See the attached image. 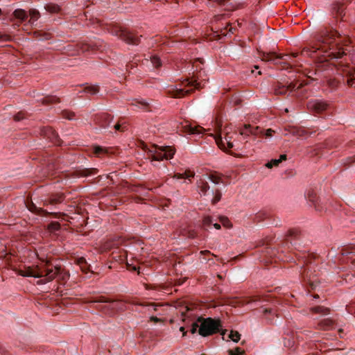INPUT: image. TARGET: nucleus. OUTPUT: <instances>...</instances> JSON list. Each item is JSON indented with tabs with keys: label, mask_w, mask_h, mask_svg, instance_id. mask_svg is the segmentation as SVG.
Masks as SVG:
<instances>
[{
	"label": "nucleus",
	"mask_w": 355,
	"mask_h": 355,
	"mask_svg": "<svg viewBox=\"0 0 355 355\" xmlns=\"http://www.w3.org/2000/svg\"><path fill=\"white\" fill-rule=\"evenodd\" d=\"M345 3L336 1L331 4L332 19L324 25L313 37V44L304 47L302 55H310L315 58V74L332 69L333 60L341 58L350 52L351 40L349 30L344 23Z\"/></svg>",
	"instance_id": "1"
},
{
	"label": "nucleus",
	"mask_w": 355,
	"mask_h": 355,
	"mask_svg": "<svg viewBox=\"0 0 355 355\" xmlns=\"http://www.w3.org/2000/svg\"><path fill=\"white\" fill-rule=\"evenodd\" d=\"M182 321L186 325L191 324V332L195 334L198 331L200 335L207 336L219 332L222 327L220 320L211 318H203L197 316L194 309L188 306H185V311H182Z\"/></svg>",
	"instance_id": "2"
},
{
	"label": "nucleus",
	"mask_w": 355,
	"mask_h": 355,
	"mask_svg": "<svg viewBox=\"0 0 355 355\" xmlns=\"http://www.w3.org/2000/svg\"><path fill=\"white\" fill-rule=\"evenodd\" d=\"M302 239V234L300 230L297 229H291L288 231L286 238L284 241H280L278 244L279 248H277L275 246L272 247L271 239H266L262 241V245H266L265 248L266 256H268L270 258L277 257L278 260L283 261H295V259L293 257H287L284 253V248L286 247L288 249L290 246L294 247L295 249L300 246V241Z\"/></svg>",
	"instance_id": "3"
},
{
	"label": "nucleus",
	"mask_w": 355,
	"mask_h": 355,
	"mask_svg": "<svg viewBox=\"0 0 355 355\" xmlns=\"http://www.w3.org/2000/svg\"><path fill=\"white\" fill-rule=\"evenodd\" d=\"M259 55L263 61L271 62L275 65L281 66L282 69H295L302 66L298 60H295L299 55L298 53L277 54L275 52L261 51Z\"/></svg>",
	"instance_id": "4"
},
{
	"label": "nucleus",
	"mask_w": 355,
	"mask_h": 355,
	"mask_svg": "<svg viewBox=\"0 0 355 355\" xmlns=\"http://www.w3.org/2000/svg\"><path fill=\"white\" fill-rule=\"evenodd\" d=\"M51 263L49 261H45L44 279H41L37 282V284H45L53 281L57 276L62 282H66L69 277L68 272L63 270L60 266H55L54 268H50Z\"/></svg>",
	"instance_id": "5"
},
{
	"label": "nucleus",
	"mask_w": 355,
	"mask_h": 355,
	"mask_svg": "<svg viewBox=\"0 0 355 355\" xmlns=\"http://www.w3.org/2000/svg\"><path fill=\"white\" fill-rule=\"evenodd\" d=\"M175 154V150L171 146H154L149 150L148 158L152 161H161L164 159H170Z\"/></svg>",
	"instance_id": "6"
},
{
	"label": "nucleus",
	"mask_w": 355,
	"mask_h": 355,
	"mask_svg": "<svg viewBox=\"0 0 355 355\" xmlns=\"http://www.w3.org/2000/svg\"><path fill=\"white\" fill-rule=\"evenodd\" d=\"M182 85H184L185 87H191V89H187L182 88L171 87L167 90L168 94L171 96L173 98H182L184 96L190 94L193 89H199L201 87L199 83L197 82L196 79H187L183 83Z\"/></svg>",
	"instance_id": "7"
},
{
	"label": "nucleus",
	"mask_w": 355,
	"mask_h": 355,
	"mask_svg": "<svg viewBox=\"0 0 355 355\" xmlns=\"http://www.w3.org/2000/svg\"><path fill=\"white\" fill-rule=\"evenodd\" d=\"M304 82H300L299 80L290 83H281L277 82L274 85V91L276 95H286L293 91L299 89L304 86Z\"/></svg>",
	"instance_id": "8"
},
{
	"label": "nucleus",
	"mask_w": 355,
	"mask_h": 355,
	"mask_svg": "<svg viewBox=\"0 0 355 355\" xmlns=\"http://www.w3.org/2000/svg\"><path fill=\"white\" fill-rule=\"evenodd\" d=\"M87 302L90 304H96V305L94 306V308L105 314L111 313L112 310L113 309V307H111V304H103V303L112 304L114 302V301L107 299L104 296L89 297L87 300Z\"/></svg>",
	"instance_id": "9"
},
{
	"label": "nucleus",
	"mask_w": 355,
	"mask_h": 355,
	"mask_svg": "<svg viewBox=\"0 0 355 355\" xmlns=\"http://www.w3.org/2000/svg\"><path fill=\"white\" fill-rule=\"evenodd\" d=\"M218 129L219 130H217V132L214 136L218 146L223 150H226L227 148H232L234 147L232 142V133L225 132V136L223 139L221 135L222 133L220 128H218Z\"/></svg>",
	"instance_id": "10"
},
{
	"label": "nucleus",
	"mask_w": 355,
	"mask_h": 355,
	"mask_svg": "<svg viewBox=\"0 0 355 355\" xmlns=\"http://www.w3.org/2000/svg\"><path fill=\"white\" fill-rule=\"evenodd\" d=\"M116 35L121 40L130 44L137 45L139 43V37L135 33L124 28H119L116 31Z\"/></svg>",
	"instance_id": "11"
},
{
	"label": "nucleus",
	"mask_w": 355,
	"mask_h": 355,
	"mask_svg": "<svg viewBox=\"0 0 355 355\" xmlns=\"http://www.w3.org/2000/svg\"><path fill=\"white\" fill-rule=\"evenodd\" d=\"M307 108L314 113L322 114L323 112L329 111L330 107L325 101L313 99L307 103Z\"/></svg>",
	"instance_id": "12"
},
{
	"label": "nucleus",
	"mask_w": 355,
	"mask_h": 355,
	"mask_svg": "<svg viewBox=\"0 0 355 355\" xmlns=\"http://www.w3.org/2000/svg\"><path fill=\"white\" fill-rule=\"evenodd\" d=\"M112 117L107 113L97 114L94 116V121L96 128L105 129L110 126Z\"/></svg>",
	"instance_id": "13"
},
{
	"label": "nucleus",
	"mask_w": 355,
	"mask_h": 355,
	"mask_svg": "<svg viewBox=\"0 0 355 355\" xmlns=\"http://www.w3.org/2000/svg\"><path fill=\"white\" fill-rule=\"evenodd\" d=\"M44 267L45 263L41 266H37L35 268L28 267L22 272V275L24 277H33L35 278L44 279Z\"/></svg>",
	"instance_id": "14"
},
{
	"label": "nucleus",
	"mask_w": 355,
	"mask_h": 355,
	"mask_svg": "<svg viewBox=\"0 0 355 355\" xmlns=\"http://www.w3.org/2000/svg\"><path fill=\"white\" fill-rule=\"evenodd\" d=\"M105 45L103 42L100 39L91 41L89 43H84L81 45V50L83 51H103Z\"/></svg>",
	"instance_id": "15"
},
{
	"label": "nucleus",
	"mask_w": 355,
	"mask_h": 355,
	"mask_svg": "<svg viewBox=\"0 0 355 355\" xmlns=\"http://www.w3.org/2000/svg\"><path fill=\"white\" fill-rule=\"evenodd\" d=\"M41 135L44 138L49 139L54 144H59V138L58 134L50 127H43L41 129Z\"/></svg>",
	"instance_id": "16"
},
{
	"label": "nucleus",
	"mask_w": 355,
	"mask_h": 355,
	"mask_svg": "<svg viewBox=\"0 0 355 355\" xmlns=\"http://www.w3.org/2000/svg\"><path fill=\"white\" fill-rule=\"evenodd\" d=\"M340 253H341V256L343 257H342L343 261L346 262V263H348L350 261L352 265V268L353 270H354L355 265H354V262L355 261V251H354L350 248H343L341 250Z\"/></svg>",
	"instance_id": "17"
},
{
	"label": "nucleus",
	"mask_w": 355,
	"mask_h": 355,
	"mask_svg": "<svg viewBox=\"0 0 355 355\" xmlns=\"http://www.w3.org/2000/svg\"><path fill=\"white\" fill-rule=\"evenodd\" d=\"M180 128L181 130L183 131L184 132L193 135H199L202 133V131L205 130V129L201 126H192V125L188 121H186L184 123H182L181 125Z\"/></svg>",
	"instance_id": "18"
},
{
	"label": "nucleus",
	"mask_w": 355,
	"mask_h": 355,
	"mask_svg": "<svg viewBox=\"0 0 355 355\" xmlns=\"http://www.w3.org/2000/svg\"><path fill=\"white\" fill-rule=\"evenodd\" d=\"M262 134L263 132L259 126L253 127L250 124L245 125L243 128L240 130V135L243 136H249L250 135L256 136Z\"/></svg>",
	"instance_id": "19"
},
{
	"label": "nucleus",
	"mask_w": 355,
	"mask_h": 355,
	"mask_svg": "<svg viewBox=\"0 0 355 355\" xmlns=\"http://www.w3.org/2000/svg\"><path fill=\"white\" fill-rule=\"evenodd\" d=\"M26 207L30 211L37 215L48 216L53 214V212H49L42 207H37L32 201L27 200L26 202Z\"/></svg>",
	"instance_id": "20"
},
{
	"label": "nucleus",
	"mask_w": 355,
	"mask_h": 355,
	"mask_svg": "<svg viewBox=\"0 0 355 355\" xmlns=\"http://www.w3.org/2000/svg\"><path fill=\"white\" fill-rule=\"evenodd\" d=\"M64 200V196L62 194H53L49 196L44 200V205H55L61 203Z\"/></svg>",
	"instance_id": "21"
},
{
	"label": "nucleus",
	"mask_w": 355,
	"mask_h": 355,
	"mask_svg": "<svg viewBox=\"0 0 355 355\" xmlns=\"http://www.w3.org/2000/svg\"><path fill=\"white\" fill-rule=\"evenodd\" d=\"M258 300H261L260 297H250L249 300L245 302L239 300L238 299H228L226 303L232 306H237L240 305H243L244 304H249L252 302H256Z\"/></svg>",
	"instance_id": "22"
},
{
	"label": "nucleus",
	"mask_w": 355,
	"mask_h": 355,
	"mask_svg": "<svg viewBox=\"0 0 355 355\" xmlns=\"http://www.w3.org/2000/svg\"><path fill=\"white\" fill-rule=\"evenodd\" d=\"M334 326V322L332 320L327 318V319H324V320L320 321L318 323L317 328L320 330L326 331V330H330V329H333Z\"/></svg>",
	"instance_id": "23"
},
{
	"label": "nucleus",
	"mask_w": 355,
	"mask_h": 355,
	"mask_svg": "<svg viewBox=\"0 0 355 355\" xmlns=\"http://www.w3.org/2000/svg\"><path fill=\"white\" fill-rule=\"evenodd\" d=\"M310 311L313 313H316L320 315L321 316H324L329 314L330 309L322 306H315L311 307L310 309Z\"/></svg>",
	"instance_id": "24"
},
{
	"label": "nucleus",
	"mask_w": 355,
	"mask_h": 355,
	"mask_svg": "<svg viewBox=\"0 0 355 355\" xmlns=\"http://www.w3.org/2000/svg\"><path fill=\"white\" fill-rule=\"evenodd\" d=\"M98 169L95 168H82L77 171L78 175L80 177L93 176L97 174Z\"/></svg>",
	"instance_id": "25"
},
{
	"label": "nucleus",
	"mask_w": 355,
	"mask_h": 355,
	"mask_svg": "<svg viewBox=\"0 0 355 355\" xmlns=\"http://www.w3.org/2000/svg\"><path fill=\"white\" fill-rule=\"evenodd\" d=\"M83 92H85L87 94L94 95L98 93L99 92V86L95 85H88L86 84L84 85V88L83 89Z\"/></svg>",
	"instance_id": "26"
},
{
	"label": "nucleus",
	"mask_w": 355,
	"mask_h": 355,
	"mask_svg": "<svg viewBox=\"0 0 355 355\" xmlns=\"http://www.w3.org/2000/svg\"><path fill=\"white\" fill-rule=\"evenodd\" d=\"M28 14L30 16V19L28 21V24L31 25H34V24L40 17V13L37 10L33 8V9L29 10Z\"/></svg>",
	"instance_id": "27"
},
{
	"label": "nucleus",
	"mask_w": 355,
	"mask_h": 355,
	"mask_svg": "<svg viewBox=\"0 0 355 355\" xmlns=\"http://www.w3.org/2000/svg\"><path fill=\"white\" fill-rule=\"evenodd\" d=\"M45 10L52 14L60 13L62 10L60 6L56 3H49L44 6Z\"/></svg>",
	"instance_id": "28"
},
{
	"label": "nucleus",
	"mask_w": 355,
	"mask_h": 355,
	"mask_svg": "<svg viewBox=\"0 0 355 355\" xmlns=\"http://www.w3.org/2000/svg\"><path fill=\"white\" fill-rule=\"evenodd\" d=\"M34 37L40 41L49 40L51 38V35L49 33L42 32L41 31L34 32Z\"/></svg>",
	"instance_id": "29"
},
{
	"label": "nucleus",
	"mask_w": 355,
	"mask_h": 355,
	"mask_svg": "<svg viewBox=\"0 0 355 355\" xmlns=\"http://www.w3.org/2000/svg\"><path fill=\"white\" fill-rule=\"evenodd\" d=\"M13 16L19 19L20 21V22H22V21H24L27 17H28V14L27 12L23 10V9H16L14 12H13Z\"/></svg>",
	"instance_id": "30"
},
{
	"label": "nucleus",
	"mask_w": 355,
	"mask_h": 355,
	"mask_svg": "<svg viewBox=\"0 0 355 355\" xmlns=\"http://www.w3.org/2000/svg\"><path fill=\"white\" fill-rule=\"evenodd\" d=\"M198 187L199 188L200 192L204 196L207 195V193L210 189V187H209L208 182L203 180H200V181L198 182Z\"/></svg>",
	"instance_id": "31"
},
{
	"label": "nucleus",
	"mask_w": 355,
	"mask_h": 355,
	"mask_svg": "<svg viewBox=\"0 0 355 355\" xmlns=\"http://www.w3.org/2000/svg\"><path fill=\"white\" fill-rule=\"evenodd\" d=\"M76 262L84 272L87 273L90 270V266L87 263L84 257L78 258Z\"/></svg>",
	"instance_id": "32"
},
{
	"label": "nucleus",
	"mask_w": 355,
	"mask_h": 355,
	"mask_svg": "<svg viewBox=\"0 0 355 355\" xmlns=\"http://www.w3.org/2000/svg\"><path fill=\"white\" fill-rule=\"evenodd\" d=\"M40 101L44 105H51L60 102L59 98L55 96H46L40 100Z\"/></svg>",
	"instance_id": "33"
},
{
	"label": "nucleus",
	"mask_w": 355,
	"mask_h": 355,
	"mask_svg": "<svg viewBox=\"0 0 355 355\" xmlns=\"http://www.w3.org/2000/svg\"><path fill=\"white\" fill-rule=\"evenodd\" d=\"M286 159V155H282L280 156L279 159H272L270 162H268L266 166L268 168H271L273 166H277L279 164L283 161Z\"/></svg>",
	"instance_id": "34"
},
{
	"label": "nucleus",
	"mask_w": 355,
	"mask_h": 355,
	"mask_svg": "<svg viewBox=\"0 0 355 355\" xmlns=\"http://www.w3.org/2000/svg\"><path fill=\"white\" fill-rule=\"evenodd\" d=\"M30 115L25 111H20L13 116V119L15 121H23L28 119Z\"/></svg>",
	"instance_id": "35"
},
{
	"label": "nucleus",
	"mask_w": 355,
	"mask_h": 355,
	"mask_svg": "<svg viewBox=\"0 0 355 355\" xmlns=\"http://www.w3.org/2000/svg\"><path fill=\"white\" fill-rule=\"evenodd\" d=\"M92 152L95 155L98 157H101V155L107 154L109 153L108 149L99 146H93Z\"/></svg>",
	"instance_id": "36"
},
{
	"label": "nucleus",
	"mask_w": 355,
	"mask_h": 355,
	"mask_svg": "<svg viewBox=\"0 0 355 355\" xmlns=\"http://www.w3.org/2000/svg\"><path fill=\"white\" fill-rule=\"evenodd\" d=\"M270 217L269 212L266 211H260L256 214L254 218V220L259 223L262 220H263L266 218H268Z\"/></svg>",
	"instance_id": "37"
},
{
	"label": "nucleus",
	"mask_w": 355,
	"mask_h": 355,
	"mask_svg": "<svg viewBox=\"0 0 355 355\" xmlns=\"http://www.w3.org/2000/svg\"><path fill=\"white\" fill-rule=\"evenodd\" d=\"M311 267L308 268L307 269H304L303 272L301 274L302 277L304 279V281L309 282L312 288H313V282L311 280Z\"/></svg>",
	"instance_id": "38"
},
{
	"label": "nucleus",
	"mask_w": 355,
	"mask_h": 355,
	"mask_svg": "<svg viewBox=\"0 0 355 355\" xmlns=\"http://www.w3.org/2000/svg\"><path fill=\"white\" fill-rule=\"evenodd\" d=\"M211 192L214 196L211 201L212 205H216L221 199V191L219 189H214L211 191Z\"/></svg>",
	"instance_id": "39"
},
{
	"label": "nucleus",
	"mask_w": 355,
	"mask_h": 355,
	"mask_svg": "<svg viewBox=\"0 0 355 355\" xmlns=\"http://www.w3.org/2000/svg\"><path fill=\"white\" fill-rule=\"evenodd\" d=\"M208 179L215 184L223 183L220 175L216 173L209 174Z\"/></svg>",
	"instance_id": "40"
},
{
	"label": "nucleus",
	"mask_w": 355,
	"mask_h": 355,
	"mask_svg": "<svg viewBox=\"0 0 355 355\" xmlns=\"http://www.w3.org/2000/svg\"><path fill=\"white\" fill-rule=\"evenodd\" d=\"M290 132L293 135H295L300 137H304L306 135V132L303 129L293 127L291 128Z\"/></svg>",
	"instance_id": "41"
},
{
	"label": "nucleus",
	"mask_w": 355,
	"mask_h": 355,
	"mask_svg": "<svg viewBox=\"0 0 355 355\" xmlns=\"http://www.w3.org/2000/svg\"><path fill=\"white\" fill-rule=\"evenodd\" d=\"M60 224L58 222L53 221L48 225V230L51 232H55L60 230Z\"/></svg>",
	"instance_id": "42"
},
{
	"label": "nucleus",
	"mask_w": 355,
	"mask_h": 355,
	"mask_svg": "<svg viewBox=\"0 0 355 355\" xmlns=\"http://www.w3.org/2000/svg\"><path fill=\"white\" fill-rule=\"evenodd\" d=\"M306 254L304 252L295 253V259L298 260V261H300V260L302 259V262L304 263L308 264L309 263H311V261H309V258L306 257Z\"/></svg>",
	"instance_id": "43"
},
{
	"label": "nucleus",
	"mask_w": 355,
	"mask_h": 355,
	"mask_svg": "<svg viewBox=\"0 0 355 355\" xmlns=\"http://www.w3.org/2000/svg\"><path fill=\"white\" fill-rule=\"evenodd\" d=\"M219 222L225 227L230 228L232 224L226 216H220L218 217Z\"/></svg>",
	"instance_id": "44"
},
{
	"label": "nucleus",
	"mask_w": 355,
	"mask_h": 355,
	"mask_svg": "<svg viewBox=\"0 0 355 355\" xmlns=\"http://www.w3.org/2000/svg\"><path fill=\"white\" fill-rule=\"evenodd\" d=\"M306 197L309 201L315 202L317 198L316 193L313 189L309 190L306 194Z\"/></svg>",
	"instance_id": "45"
},
{
	"label": "nucleus",
	"mask_w": 355,
	"mask_h": 355,
	"mask_svg": "<svg viewBox=\"0 0 355 355\" xmlns=\"http://www.w3.org/2000/svg\"><path fill=\"white\" fill-rule=\"evenodd\" d=\"M213 217L207 216H205L202 220V225L205 229L211 225L213 223Z\"/></svg>",
	"instance_id": "46"
},
{
	"label": "nucleus",
	"mask_w": 355,
	"mask_h": 355,
	"mask_svg": "<svg viewBox=\"0 0 355 355\" xmlns=\"http://www.w3.org/2000/svg\"><path fill=\"white\" fill-rule=\"evenodd\" d=\"M151 63L153 66L156 69H158L162 66V62L160 59L155 55L151 57Z\"/></svg>",
	"instance_id": "47"
},
{
	"label": "nucleus",
	"mask_w": 355,
	"mask_h": 355,
	"mask_svg": "<svg viewBox=\"0 0 355 355\" xmlns=\"http://www.w3.org/2000/svg\"><path fill=\"white\" fill-rule=\"evenodd\" d=\"M139 305L142 306H148L150 308H152L153 309V311H157V307L162 306L159 304L150 303V302H142V303H140Z\"/></svg>",
	"instance_id": "48"
},
{
	"label": "nucleus",
	"mask_w": 355,
	"mask_h": 355,
	"mask_svg": "<svg viewBox=\"0 0 355 355\" xmlns=\"http://www.w3.org/2000/svg\"><path fill=\"white\" fill-rule=\"evenodd\" d=\"M349 78L347 79V83L349 86L352 87L355 85V70L354 73L349 72Z\"/></svg>",
	"instance_id": "49"
},
{
	"label": "nucleus",
	"mask_w": 355,
	"mask_h": 355,
	"mask_svg": "<svg viewBox=\"0 0 355 355\" xmlns=\"http://www.w3.org/2000/svg\"><path fill=\"white\" fill-rule=\"evenodd\" d=\"M75 114L72 112H69L68 110H63L62 112V116L63 118L72 120L73 119Z\"/></svg>",
	"instance_id": "50"
},
{
	"label": "nucleus",
	"mask_w": 355,
	"mask_h": 355,
	"mask_svg": "<svg viewBox=\"0 0 355 355\" xmlns=\"http://www.w3.org/2000/svg\"><path fill=\"white\" fill-rule=\"evenodd\" d=\"M240 334L237 331H232L230 334V338L234 341V342H238L240 340Z\"/></svg>",
	"instance_id": "51"
},
{
	"label": "nucleus",
	"mask_w": 355,
	"mask_h": 355,
	"mask_svg": "<svg viewBox=\"0 0 355 355\" xmlns=\"http://www.w3.org/2000/svg\"><path fill=\"white\" fill-rule=\"evenodd\" d=\"M346 310L349 313L355 315V302L347 305Z\"/></svg>",
	"instance_id": "52"
},
{
	"label": "nucleus",
	"mask_w": 355,
	"mask_h": 355,
	"mask_svg": "<svg viewBox=\"0 0 355 355\" xmlns=\"http://www.w3.org/2000/svg\"><path fill=\"white\" fill-rule=\"evenodd\" d=\"M137 103L141 105L143 109L150 111V103L145 101H137Z\"/></svg>",
	"instance_id": "53"
},
{
	"label": "nucleus",
	"mask_w": 355,
	"mask_h": 355,
	"mask_svg": "<svg viewBox=\"0 0 355 355\" xmlns=\"http://www.w3.org/2000/svg\"><path fill=\"white\" fill-rule=\"evenodd\" d=\"M114 128L116 130L120 131V132H123L126 130V126L123 125V124H121L119 123H116L114 125Z\"/></svg>",
	"instance_id": "54"
},
{
	"label": "nucleus",
	"mask_w": 355,
	"mask_h": 355,
	"mask_svg": "<svg viewBox=\"0 0 355 355\" xmlns=\"http://www.w3.org/2000/svg\"><path fill=\"white\" fill-rule=\"evenodd\" d=\"M243 353V351L240 348L236 347L235 351L230 350L229 352V355H241Z\"/></svg>",
	"instance_id": "55"
},
{
	"label": "nucleus",
	"mask_w": 355,
	"mask_h": 355,
	"mask_svg": "<svg viewBox=\"0 0 355 355\" xmlns=\"http://www.w3.org/2000/svg\"><path fill=\"white\" fill-rule=\"evenodd\" d=\"M328 85L330 87H331L332 89H334L338 87V82L334 79V80L330 79L328 80Z\"/></svg>",
	"instance_id": "56"
},
{
	"label": "nucleus",
	"mask_w": 355,
	"mask_h": 355,
	"mask_svg": "<svg viewBox=\"0 0 355 355\" xmlns=\"http://www.w3.org/2000/svg\"><path fill=\"white\" fill-rule=\"evenodd\" d=\"M10 37L6 34H2L0 33V42L10 41Z\"/></svg>",
	"instance_id": "57"
},
{
	"label": "nucleus",
	"mask_w": 355,
	"mask_h": 355,
	"mask_svg": "<svg viewBox=\"0 0 355 355\" xmlns=\"http://www.w3.org/2000/svg\"><path fill=\"white\" fill-rule=\"evenodd\" d=\"M275 132V131L270 128L266 130V132H265V135L266 137H271L273 135V133Z\"/></svg>",
	"instance_id": "58"
},
{
	"label": "nucleus",
	"mask_w": 355,
	"mask_h": 355,
	"mask_svg": "<svg viewBox=\"0 0 355 355\" xmlns=\"http://www.w3.org/2000/svg\"><path fill=\"white\" fill-rule=\"evenodd\" d=\"M183 174H184L185 175V178L184 179L192 178L194 176V173L191 171H185L184 173H183Z\"/></svg>",
	"instance_id": "59"
},
{
	"label": "nucleus",
	"mask_w": 355,
	"mask_h": 355,
	"mask_svg": "<svg viewBox=\"0 0 355 355\" xmlns=\"http://www.w3.org/2000/svg\"><path fill=\"white\" fill-rule=\"evenodd\" d=\"M332 352L335 355H344V353H343L340 349H334Z\"/></svg>",
	"instance_id": "60"
},
{
	"label": "nucleus",
	"mask_w": 355,
	"mask_h": 355,
	"mask_svg": "<svg viewBox=\"0 0 355 355\" xmlns=\"http://www.w3.org/2000/svg\"><path fill=\"white\" fill-rule=\"evenodd\" d=\"M175 177L177 178L178 179H184L185 178V175L184 174L182 173H176L175 175Z\"/></svg>",
	"instance_id": "61"
},
{
	"label": "nucleus",
	"mask_w": 355,
	"mask_h": 355,
	"mask_svg": "<svg viewBox=\"0 0 355 355\" xmlns=\"http://www.w3.org/2000/svg\"><path fill=\"white\" fill-rule=\"evenodd\" d=\"M273 313H274V310L272 309H265L263 310L264 314Z\"/></svg>",
	"instance_id": "62"
},
{
	"label": "nucleus",
	"mask_w": 355,
	"mask_h": 355,
	"mask_svg": "<svg viewBox=\"0 0 355 355\" xmlns=\"http://www.w3.org/2000/svg\"><path fill=\"white\" fill-rule=\"evenodd\" d=\"M150 320H151V321H154V322H159V321H160V319H159V318H157V317H155V316H152V317L150 318Z\"/></svg>",
	"instance_id": "63"
},
{
	"label": "nucleus",
	"mask_w": 355,
	"mask_h": 355,
	"mask_svg": "<svg viewBox=\"0 0 355 355\" xmlns=\"http://www.w3.org/2000/svg\"><path fill=\"white\" fill-rule=\"evenodd\" d=\"M213 225L216 230H220L221 228L220 225L218 223H214Z\"/></svg>",
	"instance_id": "64"
}]
</instances>
